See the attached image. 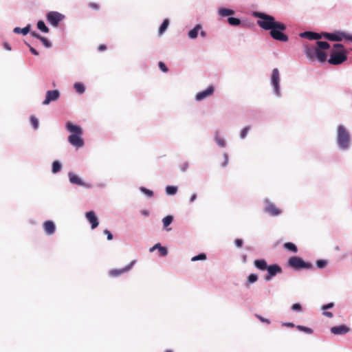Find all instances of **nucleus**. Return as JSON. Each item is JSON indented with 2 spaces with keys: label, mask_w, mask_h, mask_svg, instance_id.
Listing matches in <instances>:
<instances>
[{
  "label": "nucleus",
  "mask_w": 352,
  "mask_h": 352,
  "mask_svg": "<svg viewBox=\"0 0 352 352\" xmlns=\"http://www.w3.org/2000/svg\"><path fill=\"white\" fill-rule=\"evenodd\" d=\"M199 33L200 34V36H201L202 38H205V37L207 36V33H206V31H204V30H201L199 31Z\"/></svg>",
  "instance_id": "nucleus-61"
},
{
  "label": "nucleus",
  "mask_w": 352,
  "mask_h": 352,
  "mask_svg": "<svg viewBox=\"0 0 352 352\" xmlns=\"http://www.w3.org/2000/svg\"><path fill=\"white\" fill-rule=\"evenodd\" d=\"M139 190L148 199H151L154 197V192L144 186L140 187Z\"/></svg>",
  "instance_id": "nucleus-35"
},
{
  "label": "nucleus",
  "mask_w": 352,
  "mask_h": 352,
  "mask_svg": "<svg viewBox=\"0 0 352 352\" xmlns=\"http://www.w3.org/2000/svg\"><path fill=\"white\" fill-rule=\"evenodd\" d=\"M43 229L47 234H53L56 231L55 223L52 220H46L43 223Z\"/></svg>",
  "instance_id": "nucleus-20"
},
{
  "label": "nucleus",
  "mask_w": 352,
  "mask_h": 352,
  "mask_svg": "<svg viewBox=\"0 0 352 352\" xmlns=\"http://www.w3.org/2000/svg\"><path fill=\"white\" fill-rule=\"evenodd\" d=\"M336 142L338 147L341 151H346L350 147V133L342 124H339L337 127Z\"/></svg>",
  "instance_id": "nucleus-4"
},
{
  "label": "nucleus",
  "mask_w": 352,
  "mask_h": 352,
  "mask_svg": "<svg viewBox=\"0 0 352 352\" xmlns=\"http://www.w3.org/2000/svg\"><path fill=\"white\" fill-rule=\"evenodd\" d=\"M282 326L286 327H289V328H293V327H296L295 324L292 322H283L282 324Z\"/></svg>",
  "instance_id": "nucleus-55"
},
{
  "label": "nucleus",
  "mask_w": 352,
  "mask_h": 352,
  "mask_svg": "<svg viewBox=\"0 0 352 352\" xmlns=\"http://www.w3.org/2000/svg\"><path fill=\"white\" fill-rule=\"evenodd\" d=\"M31 30V25L28 24L24 28L16 27L13 29V32L15 34H21L23 36L27 35Z\"/></svg>",
  "instance_id": "nucleus-26"
},
{
  "label": "nucleus",
  "mask_w": 352,
  "mask_h": 352,
  "mask_svg": "<svg viewBox=\"0 0 352 352\" xmlns=\"http://www.w3.org/2000/svg\"><path fill=\"white\" fill-rule=\"evenodd\" d=\"M250 130V126H245L243 128L240 132V138L241 139H245Z\"/></svg>",
  "instance_id": "nucleus-42"
},
{
  "label": "nucleus",
  "mask_w": 352,
  "mask_h": 352,
  "mask_svg": "<svg viewBox=\"0 0 352 352\" xmlns=\"http://www.w3.org/2000/svg\"><path fill=\"white\" fill-rule=\"evenodd\" d=\"M318 34L320 35V39L324 38L329 41H333V32H318Z\"/></svg>",
  "instance_id": "nucleus-37"
},
{
  "label": "nucleus",
  "mask_w": 352,
  "mask_h": 352,
  "mask_svg": "<svg viewBox=\"0 0 352 352\" xmlns=\"http://www.w3.org/2000/svg\"><path fill=\"white\" fill-rule=\"evenodd\" d=\"M45 17L49 24L57 28L60 23L65 19V16L58 11H49L46 13Z\"/></svg>",
  "instance_id": "nucleus-7"
},
{
  "label": "nucleus",
  "mask_w": 352,
  "mask_h": 352,
  "mask_svg": "<svg viewBox=\"0 0 352 352\" xmlns=\"http://www.w3.org/2000/svg\"><path fill=\"white\" fill-rule=\"evenodd\" d=\"M174 220V217L171 214L166 215L162 219L163 223V229L167 232H169L172 230L171 228L168 226L173 223Z\"/></svg>",
  "instance_id": "nucleus-24"
},
{
  "label": "nucleus",
  "mask_w": 352,
  "mask_h": 352,
  "mask_svg": "<svg viewBox=\"0 0 352 352\" xmlns=\"http://www.w3.org/2000/svg\"><path fill=\"white\" fill-rule=\"evenodd\" d=\"M33 38L39 40L41 38V35L36 31H30L29 33Z\"/></svg>",
  "instance_id": "nucleus-52"
},
{
  "label": "nucleus",
  "mask_w": 352,
  "mask_h": 352,
  "mask_svg": "<svg viewBox=\"0 0 352 352\" xmlns=\"http://www.w3.org/2000/svg\"><path fill=\"white\" fill-rule=\"evenodd\" d=\"M270 81L273 95L278 98H281L283 94L280 88V72L278 68H274L272 69Z\"/></svg>",
  "instance_id": "nucleus-6"
},
{
  "label": "nucleus",
  "mask_w": 352,
  "mask_h": 352,
  "mask_svg": "<svg viewBox=\"0 0 352 352\" xmlns=\"http://www.w3.org/2000/svg\"><path fill=\"white\" fill-rule=\"evenodd\" d=\"M170 24V21L168 19H164L160 25V28L158 29V34L160 36L162 35L168 29Z\"/></svg>",
  "instance_id": "nucleus-30"
},
{
  "label": "nucleus",
  "mask_w": 352,
  "mask_h": 352,
  "mask_svg": "<svg viewBox=\"0 0 352 352\" xmlns=\"http://www.w3.org/2000/svg\"><path fill=\"white\" fill-rule=\"evenodd\" d=\"M207 259V255L206 253H199L191 258V261L195 262L197 261H205Z\"/></svg>",
  "instance_id": "nucleus-38"
},
{
  "label": "nucleus",
  "mask_w": 352,
  "mask_h": 352,
  "mask_svg": "<svg viewBox=\"0 0 352 352\" xmlns=\"http://www.w3.org/2000/svg\"><path fill=\"white\" fill-rule=\"evenodd\" d=\"M74 88L76 91L79 94H82L85 92L86 87L85 85L82 82H75L74 84Z\"/></svg>",
  "instance_id": "nucleus-34"
},
{
  "label": "nucleus",
  "mask_w": 352,
  "mask_h": 352,
  "mask_svg": "<svg viewBox=\"0 0 352 352\" xmlns=\"http://www.w3.org/2000/svg\"><path fill=\"white\" fill-rule=\"evenodd\" d=\"M106 49H107V46L104 44H100L98 47V50L99 52H102V51L105 50Z\"/></svg>",
  "instance_id": "nucleus-60"
},
{
  "label": "nucleus",
  "mask_w": 352,
  "mask_h": 352,
  "mask_svg": "<svg viewBox=\"0 0 352 352\" xmlns=\"http://www.w3.org/2000/svg\"><path fill=\"white\" fill-rule=\"evenodd\" d=\"M287 266L294 271L302 270H315V267L311 262L305 261L298 256H291L287 261Z\"/></svg>",
  "instance_id": "nucleus-5"
},
{
  "label": "nucleus",
  "mask_w": 352,
  "mask_h": 352,
  "mask_svg": "<svg viewBox=\"0 0 352 352\" xmlns=\"http://www.w3.org/2000/svg\"><path fill=\"white\" fill-rule=\"evenodd\" d=\"M296 327L300 331L304 332L307 334H312L314 333V330L308 327H305L303 325H296Z\"/></svg>",
  "instance_id": "nucleus-39"
},
{
  "label": "nucleus",
  "mask_w": 352,
  "mask_h": 352,
  "mask_svg": "<svg viewBox=\"0 0 352 352\" xmlns=\"http://www.w3.org/2000/svg\"><path fill=\"white\" fill-rule=\"evenodd\" d=\"M345 32H346L341 30L334 31L333 36V41L340 42L344 41Z\"/></svg>",
  "instance_id": "nucleus-28"
},
{
  "label": "nucleus",
  "mask_w": 352,
  "mask_h": 352,
  "mask_svg": "<svg viewBox=\"0 0 352 352\" xmlns=\"http://www.w3.org/2000/svg\"><path fill=\"white\" fill-rule=\"evenodd\" d=\"M158 67H159V69L162 72H167L168 71V67L166 66V65L162 62V61H160L158 63Z\"/></svg>",
  "instance_id": "nucleus-45"
},
{
  "label": "nucleus",
  "mask_w": 352,
  "mask_h": 352,
  "mask_svg": "<svg viewBox=\"0 0 352 352\" xmlns=\"http://www.w3.org/2000/svg\"><path fill=\"white\" fill-rule=\"evenodd\" d=\"M82 135V134H70L68 136L69 143L77 148L82 147L85 144V142Z\"/></svg>",
  "instance_id": "nucleus-12"
},
{
  "label": "nucleus",
  "mask_w": 352,
  "mask_h": 352,
  "mask_svg": "<svg viewBox=\"0 0 352 352\" xmlns=\"http://www.w3.org/2000/svg\"><path fill=\"white\" fill-rule=\"evenodd\" d=\"M197 198V195L196 193H193L191 195L190 199H189V202L190 204L193 203Z\"/></svg>",
  "instance_id": "nucleus-57"
},
{
  "label": "nucleus",
  "mask_w": 352,
  "mask_h": 352,
  "mask_svg": "<svg viewBox=\"0 0 352 352\" xmlns=\"http://www.w3.org/2000/svg\"><path fill=\"white\" fill-rule=\"evenodd\" d=\"M65 128L71 134H82L83 133L82 129L80 125L74 124L70 121H67L66 122Z\"/></svg>",
  "instance_id": "nucleus-17"
},
{
  "label": "nucleus",
  "mask_w": 352,
  "mask_h": 352,
  "mask_svg": "<svg viewBox=\"0 0 352 352\" xmlns=\"http://www.w3.org/2000/svg\"><path fill=\"white\" fill-rule=\"evenodd\" d=\"M291 309L293 311H295V312H302V307L300 303L299 302H296V303H294L292 307H291Z\"/></svg>",
  "instance_id": "nucleus-43"
},
{
  "label": "nucleus",
  "mask_w": 352,
  "mask_h": 352,
  "mask_svg": "<svg viewBox=\"0 0 352 352\" xmlns=\"http://www.w3.org/2000/svg\"><path fill=\"white\" fill-rule=\"evenodd\" d=\"M165 352H173V351L170 349H168V350H166Z\"/></svg>",
  "instance_id": "nucleus-64"
},
{
  "label": "nucleus",
  "mask_w": 352,
  "mask_h": 352,
  "mask_svg": "<svg viewBox=\"0 0 352 352\" xmlns=\"http://www.w3.org/2000/svg\"><path fill=\"white\" fill-rule=\"evenodd\" d=\"M217 14L221 18H228L229 16L234 15L235 14V11L229 8L220 6L217 9Z\"/></svg>",
  "instance_id": "nucleus-18"
},
{
  "label": "nucleus",
  "mask_w": 352,
  "mask_h": 352,
  "mask_svg": "<svg viewBox=\"0 0 352 352\" xmlns=\"http://www.w3.org/2000/svg\"><path fill=\"white\" fill-rule=\"evenodd\" d=\"M256 318L261 322H265V323H267V324H270V320L267 318H265L261 316H259V315H256Z\"/></svg>",
  "instance_id": "nucleus-54"
},
{
  "label": "nucleus",
  "mask_w": 352,
  "mask_h": 352,
  "mask_svg": "<svg viewBox=\"0 0 352 352\" xmlns=\"http://www.w3.org/2000/svg\"><path fill=\"white\" fill-rule=\"evenodd\" d=\"M246 257L247 256L246 255H243V261L245 262L246 261Z\"/></svg>",
  "instance_id": "nucleus-63"
},
{
  "label": "nucleus",
  "mask_w": 352,
  "mask_h": 352,
  "mask_svg": "<svg viewBox=\"0 0 352 352\" xmlns=\"http://www.w3.org/2000/svg\"><path fill=\"white\" fill-rule=\"evenodd\" d=\"M30 122L34 130H37L39 127V121L34 116H31Z\"/></svg>",
  "instance_id": "nucleus-41"
},
{
  "label": "nucleus",
  "mask_w": 352,
  "mask_h": 352,
  "mask_svg": "<svg viewBox=\"0 0 352 352\" xmlns=\"http://www.w3.org/2000/svg\"><path fill=\"white\" fill-rule=\"evenodd\" d=\"M234 245L237 248H241L243 245V240L242 239H236Z\"/></svg>",
  "instance_id": "nucleus-50"
},
{
  "label": "nucleus",
  "mask_w": 352,
  "mask_h": 352,
  "mask_svg": "<svg viewBox=\"0 0 352 352\" xmlns=\"http://www.w3.org/2000/svg\"><path fill=\"white\" fill-rule=\"evenodd\" d=\"M89 7L94 10H98L99 6L96 3H89Z\"/></svg>",
  "instance_id": "nucleus-58"
},
{
  "label": "nucleus",
  "mask_w": 352,
  "mask_h": 352,
  "mask_svg": "<svg viewBox=\"0 0 352 352\" xmlns=\"http://www.w3.org/2000/svg\"><path fill=\"white\" fill-rule=\"evenodd\" d=\"M299 36L309 41H316V46L310 45L307 41L302 42L303 52L310 62L318 60L319 63H323L327 61L328 54L322 50L329 49L331 45L327 41H320L318 32L310 30L304 31L299 34Z\"/></svg>",
  "instance_id": "nucleus-1"
},
{
  "label": "nucleus",
  "mask_w": 352,
  "mask_h": 352,
  "mask_svg": "<svg viewBox=\"0 0 352 352\" xmlns=\"http://www.w3.org/2000/svg\"><path fill=\"white\" fill-rule=\"evenodd\" d=\"M265 271H267V274L264 276V280L265 281H270L277 274H281L283 269L279 264L274 263L269 265Z\"/></svg>",
  "instance_id": "nucleus-10"
},
{
  "label": "nucleus",
  "mask_w": 352,
  "mask_h": 352,
  "mask_svg": "<svg viewBox=\"0 0 352 352\" xmlns=\"http://www.w3.org/2000/svg\"><path fill=\"white\" fill-rule=\"evenodd\" d=\"M60 96V91L58 89L48 90L45 94V98L42 102L43 105H48L52 102H55Z\"/></svg>",
  "instance_id": "nucleus-11"
},
{
  "label": "nucleus",
  "mask_w": 352,
  "mask_h": 352,
  "mask_svg": "<svg viewBox=\"0 0 352 352\" xmlns=\"http://www.w3.org/2000/svg\"><path fill=\"white\" fill-rule=\"evenodd\" d=\"M106 186V184L102 183V184H98V187L99 188H104Z\"/></svg>",
  "instance_id": "nucleus-62"
},
{
  "label": "nucleus",
  "mask_w": 352,
  "mask_h": 352,
  "mask_svg": "<svg viewBox=\"0 0 352 352\" xmlns=\"http://www.w3.org/2000/svg\"><path fill=\"white\" fill-rule=\"evenodd\" d=\"M36 28L43 33H48L50 32V28L47 26L45 21L41 19L37 21Z\"/></svg>",
  "instance_id": "nucleus-32"
},
{
  "label": "nucleus",
  "mask_w": 352,
  "mask_h": 352,
  "mask_svg": "<svg viewBox=\"0 0 352 352\" xmlns=\"http://www.w3.org/2000/svg\"><path fill=\"white\" fill-rule=\"evenodd\" d=\"M63 168V164L58 160H55L52 163V173L53 174H57L61 171Z\"/></svg>",
  "instance_id": "nucleus-27"
},
{
  "label": "nucleus",
  "mask_w": 352,
  "mask_h": 352,
  "mask_svg": "<svg viewBox=\"0 0 352 352\" xmlns=\"http://www.w3.org/2000/svg\"><path fill=\"white\" fill-rule=\"evenodd\" d=\"M344 41L348 43H352V34L345 32Z\"/></svg>",
  "instance_id": "nucleus-51"
},
{
  "label": "nucleus",
  "mask_w": 352,
  "mask_h": 352,
  "mask_svg": "<svg viewBox=\"0 0 352 352\" xmlns=\"http://www.w3.org/2000/svg\"><path fill=\"white\" fill-rule=\"evenodd\" d=\"M214 91H215L214 86L210 85L206 89H205L201 91H199L195 95V99L196 101H201V100L206 99V98H208V96L212 95L213 93L214 92Z\"/></svg>",
  "instance_id": "nucleus-13"
},
{
  "label": "nucleus",
  "mask_w": 352,
  "mask_h": 352,
  "mask_svg": "<svg viewBox=\"0 0 352 352\" xmlns=\"http://www.w3.org/2000/svg\"><path fill=\"white\" fill-rule=\"evenodd\" d=\"M335 306V303L333 302H330L327 304H324L321 306L322 311H327L328 309L333 308Z\"/></svg>",
  "instance_id": "nucleus-44"
},
{
  "label": "nucleus",
  "mask_w": 352,
  "mask_h": 352,
  "mask_svg": "<svg viewBox=\"0 0 352 352\" xmlns=\"http://www.w3.org/2000/svg\"><path fill=\"white\" fill-rule=\"evenodd\" d=\"M140 213L144 217H148L150 214V212L148 210H140Z\"/></svg>",
  "instance_id": "nucleus-59"
},
{
  "label": "nucleus",
  "mask_w": 352,
  "mask_h": 352,
  "mask_svg": "<svg viewBox=\"0 0 352 352\" xmlns=\"http://www.w3.org/2000/svg\"><path fill=\"white\" fill-rule=\"evenodd\" d=\"M214 140L219 148H224L226 146V140L219 135V131H215L214 133Z\"/></svg>",
  "instance_id": "nucleus-25"
},
{
  "label": "nucleus",
  "mask_w": 352,
  "mask_h": 352,
  "mask_svg": "<svg viewBox=\"0 0 352 352\" xmlns=\"http://www.w3.org/2000/svg\"><path fill=\"white\" fill-rule=\"evenodd\" d=\"M258 280V275L255 273L250 274L247 276V279L245 283H244V287L247 289L250 287V286L256 282H257Z\"/></svg>",
  "instance_id": "nucleus-23"
},
{
  "label": "nucleus",
  "mask_w": 352,
  "mask_h": 352,
  "mask_svg": "<svg viewBox=\"0 0 352 352\" xmlns=\"http://www.w3.org/2000/svg\"><path fill=\"white\" fill-rule=\"evenodd\" d=\"M2 45L3 47V48L7 50V51H11L12 50V46L11 45L7 42V41H3L2 43Z\"/></svg>",
  "instance_id": "nucleus-53"
},
{
  "label": "nucleus",
  "mask_w": 352,
  "mask_h": 352,
  "mask_svg": "<svg viewBox=\"0 0 352 352\" xmlns=\"http://www.w3.org/2000/svg\"><path fill=\"white\" fill-rule=\"evenodd\" d=\"M202 29V25L200 23L196 24L194 28L188 32V36L191 39L197 38L199 31Z\"/></svg>",
  "instance_id": "nucleus-22"
},
{
  "label": "nucleus",
  "mask_w": 352,
  "mask_h": 352,
  "mask_svg": "<svg viewBox=\"0 0 352 352\" xmlns=\"http://www.w3.org/2000/svg\"><path fill=\"white\" fill-rule=\"evenodd\" d=\"M68 179L71 184L83 187L87 189L93 188V185L91 183L85 182L80 176L74 172L70 171L68 173Z\"/></svg>",
  "instance_id": "nucleus-8"
},
{
  "label": "nucleus",
  "mask_w": 352,
  "mask_h": 352,
  "mask_svg": "<svg viewBox=\"0 0 352 352\" xmlns=\"http://www.w3.org/2000/svg\"><path fill=\"white\" fill-rule=\"evenodd\" d=\"M178 191V187L177 186H166L165 188V192L168 196H173L177 194Z\"/></svg>",
  "instance_id": "nucleus-33"
},
{
  "label": "nucleus",
  "mask_w": 352,
  "mask_h": 352,
  "mask_svg": "<svg viewBox=\"0 0 352 352\" xmlns=\"http://www.w3.org/2000/svg\"><path fill=\"white\" fill-rule=\"evenodd\" d=\"M223 161L221 164V166L222 167H226L228 166V162H229V156H228V154L227 153H224L223 154Z\"/></svg>",
  "instance_id": "nucleus-46"
},
{
  "label": "nucleus",
  "mask_w": 352,
  "mask_h": 352,
  "mask_svg": "<svg viewBox=\"0 0 352 352\" xmlns=\"http://www.w3.org/2000/svg\"><path fill=\"white\" fill-rule=\"evenodd\" d=\"M283 248L292 253H297L298 251L296 245L292 242H286L283 244Z\"/></svg>",
  "instance_id": "nucleus-31"
},
{
  "label": "nucleus",
  "mask_w": 352,
  "mask_h": 352,
  "mask_svg": "<svg viewBox=\"0 0 352 352\" xmlns=\"http://www.w3.org/2000/svg\"><path fill=\"white\" fill-rule=\"evenodd\" d=\"M155 250H158L160 256L165 257L168 254V250L166 247L162 246L160 243H155L153 247L149 249L150 252H154Z\"/></svg>",
  "instance_id": "nucleus-19"
},
{
  "label": "nucleus",
  "mask_w": 352,
  "mask_h": 352,
  "mask_svg": "<svg viewBox=\"0 0 352 352\" xmlns=\"http://www.w3.org/2000/svg\"><path fill=\"white\" fill-rule=\"evenodd\" d=\"M351 329L349 326L344 324L340 325L333 326L330 329V331L333 335L342 336L350 332Z\"/></svg>",
  "instance_id": "nucleus-14"
},
{
  "label": "nucleus",
  "mask_w": 352,
  "mask_h": 352,
  "mask_svg": "<svg viewBox=\"0 0 352 352\" xmlns=\"http://www.w3.org/2000/svg\"><path fill=\"white\" fill-rule=\"evenodd\" d=\"M43 46L46 48H50L52 46V43L46 37L42 36L39 39Z\"/></svg>",
  "instance_id": "nucleus-40"
},
{
  "label": "nucleus",
  "mask_w": 352,
  "mask_h": 352,
  "mask_svg": "<svg viewBox=\"0 0 352 352\" xmlns=\"http://www.w3.org/2000/svg\"><path fill=\"white\" fill-rule=\"evenodd\" d=\"M265 207L263 212L271 217H278L282 214V210L277 208L275 204L270 201L268 198L264 199Z\"/></svg>",
  "instance_id": "nucleus-9"
},
{
  "label": "nucleus",
  "mask_w": 352,
  "mask_h": 352,
  "mask_svg": "<svg viewBox=\"0 0 352 352\" xmlns=\"http://www.w3.org/2000/svg\"><path fill=\"white\" fill-rule=\"evenodd\" d=\"M254 265L257 270L260 271H265L267 269L269 265L267 264L265 259L259 258L256 259L254 261Z\"/></svg>",
  "instance_id": "nucleus-21"
},
{
  "label": "nucleus",
  "mask_w": 352,
  "mask_h": 352,
  "mask_svg": "<svg viewBox=\"0 0 352 352\" xmlns=\"http://www.w3.org/2000/svg\"><path fill=\"white\" fill-rule=\"evenodd\" d=\"M189 167V163L188 162H184L179 166V169L182 173H185Z\"/></svg>",
  "instance_id": "nucleus-49"
},
{
  "label": "nucleus",
  "mask_w": 352,
  "mask_h": 352,
  "mask_svg": "<svg viewBox=\"0 0 352 352\" xmlns=\"http://www.w3.org/2000/svg\"><path fill=\"white\" fill-rule=\"evenodd\" d=\"M348 58V52L344 46L339 43L333 45L327 62L333 65H339L345 62Z\"/></svg>",
  "instance_id": "nucleus-3"
},
{
  "label": "nucleus",
  "mask_w": 352,
  "mask_h": 352,
  "mask_svg": "<svg viewBox=\"0 0 352 352\" xmlns=\"http://www.w3.org/2000/svg\"><path fill=\"white\" fill-rule=\"evenodd\" d=\"M328 263L329 261L327 259L320 258L316 261V266L320 270L324 269L328 265Z\"/></svg>",
  "instance_id": "nucleus-36"
},
{
  "label": "nucleus",
  "mask_w": 352,
  "mask_h": 352,
  "mask_svg": "<svg viewBox=\"0 0 352 352\" xmlns=\"http://www.w3.org/2000/svg\"><path fill=\"white\" fill-rule=\"evenodd\" d=\"M252 16L258 19L257 25L263 30L270 31L272 38L275 41L286 43L289 41V36L285 32L287 25L276 19V18L266 12L253 11Z\"/></svg>",
  "instance_id": "nucleus-2"
},
{
  "label": "nucleus",
  "mask_w": 352,
  "mask_h": 352,
  "mask_svg": "<svg viewBox=\"0 0 352 352\" xmlns=\"http://www.w3.org/2000/svg\"><path fill=\"white\" fill-rule=\"evenodd\" d=\"M103 233H104V234L107 235V239L108 241H111L113 239V234L109 230H108V229L104 230Z\"/></svg>",
  "instance_id": "nucleus-48"
},
{
  "label": "nucleus",
  "mask_w": 352,
  "mask_h": 352,
  "mask_svg": "<svg viewBox=\"0 0 352 352\" xmlns=\"http://www.w3.org/2000/svg\"><path fill=\"white\" fill-rule=\"evenodd\" d=\"M25 44L29 47L30 52L34 56H38L39 54L38 52L31 45L27 42H25Z\"/></svg>",
  "instance_id": "nucleus-47"
},
{
  "label": "nucleus",
  "mask_w": 352,
  "mask_h": 352,
  "mask_svg": "<svg viewBox=\"0 0 352 352\" xmlns=\"http://www.w3.org/2000/svg\"><path fill=\"white\" fill-rule=\"evenodd\" d=\"M227 21L230 25L234 26V27L241 26L242 25L241 19L234 17V16H233V15H232L231 16H229L227 19Z\"/></svg>",
  "instance_id": "nucleus-29"
},
{
  "label": "nucleus",
  "mask_w": 352,
  "mask_h": 352,
  "mask_svg": "<svg viewBox=\"0 0 352 352\" xmlns=\"http://www.w3.org/2000/svg\"><path fill=\"white\" fill-rule=\"evenodd\" d=\"M85 218L87 221L91 224V228L92 230L96 229L99 225V220L94 210H89L86 212Z\"/></svg>",
  "instance_id": "nucleus-15"
},
{
  "label": "nucleus",
  "mask_w": 352,
  "mask_h": 352,
  "mask_svg": "<svg viewBox=\"0 0 352 352\" xmlns=\"http://www.w3.org/2000/svg\"><path fill=\"white\" fill-rule=\"evenodd\" d=\"M322 315L325 316L327 318H331L333 316V314L331 311H322Z\"/></svg>",
  "instance_id": "nucleus-56"
},
{
  "label": "nucleus",
  "mask_w": 352,
  "mask_h": 352,
  "mask_svg": "<svg viewBox=\"0 0 352 352\" xmlns=\"http://www.w3.org/2000/svg\"><path fill=\"white\" fill-rule=\"evenodd\" d=\"M136 263L135 260L132 261L129 265L125 266L124 267L120 269H112L109 271V276L113 277H117L126 272H129Z\"/></svg>",
  "instance_id": "nucleus-16"
}]
</instances>
